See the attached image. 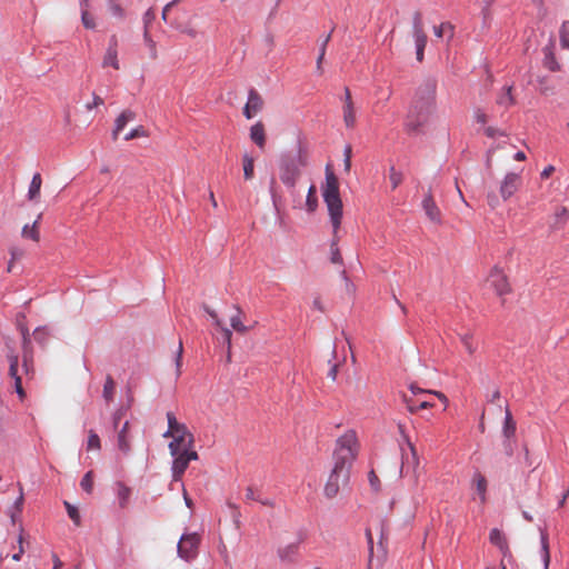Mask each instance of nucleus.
<instances>
[{
  "label": "nucleus",
  "mask_w": 569,
  "mask_h": 569,
  "mask_svg": "<svg viewBox=\"0 0 569 569\" xmlns=\"http://www.w3.org/2000/svg\"><path fill=\"white\" fill-rule=\"evenodd\" d=\"M360 450V442L356 430L349 429L337 440L332 455L333 467L325 485L323 493L333 499L340 489L349 482L350 470Z\"/></svg>",
  "instance_id": "nucleus-1"
},
{
  "label": "nucleus",
  "mask_w": 569,
  "mask_h": 569,
  "mask_svg": "<svg viewBox=\"0 0 569 569\" xmlns=\"http://www.w3.org/2000/svg\"><path fill=\"white\" fill-rule=\"evenodd\" d=\"M323 200L327 204L330 221L332 224V240L330 244L331 262L342 263L338 243L340 240L339 229L342 220V201L339 193V181L329 166L326 168V183L322 191Z\"/></svg>",
  "instance_id": "nucleus-2"
},
{
  "label": "nucleus",
  "mask_w": 569,
  "mask_h": 569,
  "mask_svg": "<svg viewBox=\"0 0 569 569\" xmlns=\"http://www.w3.org/2000/svg\"><path fill=\"white\" fill-rule=\"evenodd\" d=\"M437 82L425 80L417 89L406 121L408 132H417L426 124L436 104Z\"/></svg>",
  "instance_id": "nucleus-3"
},
{
  "label": "nucleus",
  "mask_w": 569,
  "mask_h": 569,
  "mask_svg": "<svg viewBox=\"0 0 569 569\" xmlns=\"http://www.w3.org/2000/svg\"><path fill=\"white\" fill-rule=\"evenodd\" d=\"M168 430L163 433L164 438H172L168 448L170 455H176L180 448H192L194 443L193 435L187 426L179 422L173 412H167Z\"/></svg>",
  "instance_id": "nucleus-4"
},
{
  "label": "nucleus",
  "mask_w": 569,
  "mask_h": 569,
  "mask_svg": "<svg viewBox=\"0 0 569 569\" xmlns=\"http://www.w3.org/2000/svg\"><path fill=\"white\" fill-rule=\"evenodd\" d=\"M306 164L307 158L302 153L283 158L280 164V180L287 187L293 188L300 177L301 168Z\"/></svg>",
  "instance_id": "nucleus-5"
},
{
  "label": "nucleus",
  "mask_w": 569,
  "mask_h": 569,
  "mask_svg": "<svg viewBox=\"0 0 569 569\" xmlns=\"http://www.w3.org/2000/svg\"><path fill=\"white\" fill-rule=\"evenodd\" d=\"M19 330L22 336V372L28 379L34 376V352L31 343V337L28 327L19 325Z\"/></svg>",
  "instance_id": "nucleus-6"
},
{
  "label": "nucleus",
  "mask_w": 569,
  "mask_h": 569,
  "mask_svg": "<svg viewBox=\"0 0 569 569\" xmlns=\"http://www.w3.org/2000/svg\"><path fill=\"white\" fill-rule=\"evenodd\" d=\"M177 451L178 452L176 455H171L173 457L171 468L173 481H180L189 466V462L199 459L198 453L194 450H191V448H180Z\"/></svg>",
  "instance_id": "nucleus-7"
},
{
  "label": "nucleus",
  "mask_w": 569,
  "mask_h": 569,
  "mask_svg": "<svg viewBox=\"0 0 569 569\" xmlns=\"http://www.w3.org/2000/svg\"><path fill=\"white\" fill-rule=\"evenodd\" d=\"M200 537L197 533L183 535L178 543V555L186 561H190L198 553Z\"/></svg>",
  "instance_id": "nucleus-8"
},
{
  "label": "nucleus",
  "mask_w": 569,
  "mask_h": 569,
  "mask_svg": "<svg viewBox=\"0 0 569 569\" xmlns=\"http://www.w3.org/2000/svg\"><path fill=\"white\" fill-rule=\"evenodd\" d=\"M487 283L498 296H505L511 290L507 276L499 267L491 269L487 277Z\"/></svg>",
  "instance_id": "nucleus-9"
},
{
  "label": "nucleus",
  "mask_w": 569,
  "mask_h": 569,
  "mask_svg": "<svg viewBox=\"0 0 569 569\" xmlns=\"http://www.w3.org/2000/svg\"><path fill=\"white\" fill-rule=\"evenodd\" d=\"M7 360L9 362V377L13 380V387L16 392L18 393L20 400L26 398V392L22 387V376L19 373V357L18 355L11 350L7 355Z\"/></svg>",
  "instance_id": "nucleus-10"
},
{
  "label": "nucleus",
  "mask_w": 569,
  "mask_h": 569,
  "mask_svg": "<svg viewBox=\"0 0 569 569\" xmlns=\"http://www.w3.org/2000/svg\"><path fill=\"white\" fill-rule=\"evenodd\" d=\"M412 30L417 49V60L421 62L423 60V51L427 44V36L423 31V23L420 13H416L413 17Z\"/></svg>",
  "instance_id": "nucleus-11"
},
{
  "label": "nucleus",
  "mask_w": 569,
  "mask_h": 569,
  "mask_svg": "<svg viewBox=\"0 0 569 569\" xmlns=\"http://www.w3.org/2000/svg\"><path fill=\"white\" fill-rule=\"evenodd\" d=\"M521 186V176L518 173H507L500 183L499 192L501 198L506 201L511 198Z\"/></svg>",
  "instance_id": "nucleus-12"
},
{
  "label": "nucleus",
  "mask_w": 569,
  "mask_h": 569,
  "mask_svg": "<svg viewBox=\"0 0 569 569\" xmlns=\"http://www.w3.org/2000/svg\"><path fill=\"white\" fill-rule=\"evenodd\" d=\"M264 101L256 89H250L248 93V101L243 108V116L247 119H252L263 108Z\"/></svg>",
  "instance_id": "nucleus-13"
},
{
  "label": "nucleus",
  "mask_w": 569,
  "mask_h": 569,
  "mask_svg": "<svg viewBox=\"0 0 569 569\" xmlns=\"http://www.w3.org/2000/svg\"><path fill=\"white\" fill-rule=\"evenodd\" d=\"M102 67H112L114 70L120 69V63L118 59V37L116 34L110 37L109 46L103 56Z\"/></svg>",
  "instance_id": "nucleus-14"
},
{
  "label": "nucleus",
  "mask_w": 569,
  "mask_h": 569,
  "mask_svg": "<svg viewBox=\"0 0 569 569\" xmlns=\"http://www.w3.org/2000/svg\"><path fill=\"white\" fill-rule=\"evenodd\" d=\"M203 310L208 313V316L211 318V320L213 321L214 326L221 330V333H222V338H223V341L224 343L227 345V349H228V360H230V350H231V339H232V331L224 327L222 321L220 320L218 313L211 309L210 307H208L207 305L203 306Z\"/></svg>",
  "instance_id": "nucleus-15"
},
{
  "label": "nucleus",
  "mask_w": 569,
  "mask_h": 569,
  "mask_svg": "<svg viewBox=\"0 0 569 569\" xmlns=\"http://www.w3.org/2000/svg\"><path fill=\"white\" fill-rule=\"evenodd\" d=\"M134 119H136V112L134 111H132L130 109L123 110L118 116V118L114 121V129L112 131V139L117 140L119 133L124 129L127 123L130 122V121H133Z\"/></svg>",
  "instance_id": "nucleus-16"
},
{
  "label": "nucleus",
  "mask_w": 569,
  "mask_h": 569,
  "mask_svg": "<svg viewBox=\"0 0 569 569\" xmlns=\"http://www.w3.org/2000/svg\"><path fill=\"white\" fill-rule=\"evenodd\" d=\"M422 208L427 214V217L436 222L439 223L441 221V212L438 206L436 204L432 196L429 193L425 197L422 201Z\"/></svg>",
  "instance_id": "nucleus-17"
},
{
  "label": "nucleus",
  "mask_w": 569,
  "mask_h": 569,
  "mask_svg": "<svg viewBox=\"0 0 569 569\" xmlns=\"http://www.w3.org/2000/svg\"><path fill=\"white\" fill-rule=\"evenodd\" d=\"M489 541L500 550L501 555H509V543L501 530L492 529L489 533Z\"/></svg>",
  "instance_id": "nucleus-18"
},
{
  "label": "nucleus",
  "mask_w": 569,
  "mask_h": 569,
  "mask_svg": "<svg viewBox=\"0 0 569 569\" xmlns=\"http://www.w3.org/2000/svg\"><path fill=\"white\" fill-rule=\"evenodd\" d=\"M232 308H233V313L230 316L231 328L238 333H241V335L247 333L250 330V328L247 327L242 321V316H243L242 310L238 306H233Z\"/></svg>",
  "instance_id": "nucleus-19"
},
{
  "label": "nucleus",
  "mask_w": 569,
  "mask_h": 569,
  "mask_svg": "<svg viewBox=\"0 0 569 569\" xmlns=\"http://www.w3.org/2000/svg\"><path fill=\"white\" fill-rule=\"evenodd\" d=\"M128 431H129V421H126L117 435L118 449L123 455H129V452L131 451V445H130V441L128 438Z\"/></svg>",
  "instance_id": "nucleus-20"
},
{
  "label": "nucleus",
  "mask_w": 569,
  "mask_h": 569,
  "mask_svg": "<svg viewBox=\"0 0 569 569\" xmlns=\"http://www.w3.org/2000/svg\"><path fill=\"white\" fill-rule=\"evenodd\" d=\"M250 139L260 148L266 146V130L261 121L256 122L250 128Z\"/></svg>",
  "instance_id": "nucleus-21"
},
{
  "label": "nucleus",
  "mask_w": 569,
  "mask_h": 569,
  "mask_svg": "<svg viewBox=\"0 0 569 569\" xmlns=\"http://www.w3.org/2000/svg\"><path fill=\"white\" fill-rule=\"evenodd\" d=\"M460 342L465 347L466 351L472 356L477 351V342L475 340V333L471 330L458 333Z\"/></svg>",
  "instance_id": "nucleus-22"
},
{
  "label": "nucleus",
  "mask_w": 569,
  "mask_h": 569,
  "mask_svg": "<svg viewBox=\"0 0 569 569\" xmlns=\"http://www.w3.org/2000/svg\"><path fill=\"white\" fill-rule=\"evenodd\" d=\"M516 421L512 418L510 410L506 409V417L502 427V435L508 439H516Z\"/></svg>",
  "instance_id": "nucleus-23"
},
{
  "label": "nucleus",
  "mask_w": 569,
  "mask_h": 569,
  "mask_svg": "<svg viewBox=\"0 0 569 569\" xmlns=\"http://www.w3.org/2000/svg\"><path fill=\"white\" fill-rule=\"evenodd\" d=\"M42 186V178L39 172L34 173L29 186L28 199L31 201L38 200L40 197V190Z\"/></svg>",
  "instance_id": "nucleus-24"
},
{
  "label": "nucleus",
  "mask_w": 569,
  "mask_h": 569,
  "mask_svg": "<svg viewBox=\"0 0 569 569\" xmlns=\"http://www.w3.org/2000/svg\"><path fill=\"white\" fill-rule=\"evenodd\" d=\"M343 122L347 128L352 129L356 126V107L355 103L342 106Z\"/></svg>",
  "instance_id": "nucleus-25"
},
{
  "label": "nucleus",
  "mask_w": 569,
  "mask_h": 569,
  "mask_svg": "<svg viewBox=\"0 0 569 569\" xmlns=\"http://www.w3.org/2000/svg\"><path fill=\"white\" fill-rule=\"evenodd\" d=\"M497 104L509 108L515 104V98L512 96V86L503 88L502 92L497 97Z\"/></svg>",
  "instance_id": "nucleus-26"
},
{
  "label": "nucleus",
  "mask_w": 569,
  "mask_h": 569,
  "mask_svg": "<svg viewBox=\"0 0 569 569\" xmlns=\"http://www.w3.org/2000/svg\"><path fill=\"white\" fill-rule=\"evenodd\" d=\"M41 218V214H39L38 219L31 224H26L23 228H22V237L23 238H28V239H31L36 242H39L40 240V232H39V229H38V224H39V220Z\"/></svg>",
  "instance_id": "nucleus-27"
},
{
  "label": "nucleus",
  "mask_w": 569,
  "mask_h": 569,
  "mask_svg": "<svg viewBox=\"0 0 569 569\" xmlns=\"http://www.w3.org/2000/svg\"><path fill=\"white\" fill-rule=\"evenodd\" d=\"M473 482L476 485V490L479 495L481 503L486 502V492H487V480L485 476L481 473H476L473 477Z\"/></svg>",
  "instance_id": "nucleus-28"
},
{
  "label": "nucleus",
  "mask_w": 569,
  "mask_h": 569,
  "mask_svg": "<svg viewBox=\"0 0 569 569\" xmlns=\"http://www.w3.org/2000/svg\"><path fill=\"white\" fill-rule=\"evenodd\" d=\"M90 2H87V6L80 4L81 8V21L86 29H94L96 20L92 14L89 12Z\"/></svg>",
  "instance_id": "nucleus-29"
},
{
  "label": "nucleus",
  "mask_w": 569,
  "mask_h": 569,
  "mask_svg": "<svg viewBox=\"0 0 569 569\" xmlns=\"http://www.w3.org/2000/svg\"><path fill=\"white\" fill-rule=\"evenodd\" d=\"M243 176L246 180H251L254 176V163L253 158L249 154H244L242 158Z\"/></svg>",
  "instance_id": "nucleus-30"
},
{
  "label": "nucleus",
  "mask_w": 569,
  "mask_h": 569,
  "mask_svg": "<svg viewBox=\"0 0 569 569\" xmlns=\"http://www.w3.org/2000/svg\"><path fill=\"white\" fill-rule=\"evenodd\" d=\"M130 495H131L130 488H128L123 483L119 482L118 483V499H119V505L121 508H124L127 506Z\"/></svg>",
  "instance_id": "nucleus-31"
},
{
  "label": "nucleus",
  "mask_w": 569,
  "mask_h": 569,
  "mask_svg": "<svg viewBox=\"0 0 569 569\" xmlns=\"http://www.w3.org/2000/svg\"><path fill=\"white\" fill-rule=\"evenodd\" d=\"M453 26L450 22H442L441 24L435 27V34L438 38L448 34L449 38L453 37Z\"/></svg>",
  "instance_id": "nucleus-32"
},
{
  "label": "nucleus",
  "mask_w": 569,
  "mask_h": 569,
  "mask_svg": "<svg viewBox=\"0 0 569 569\" xmlns=\"http://www.w3.org/2000/svg\"><path fill=\"white\" fill-rule=\"evenodd\" d=\"M116 389V383L111 376H108L103 386V398L106 401H111L113 399Z\"/></svg>",
  "instance_id": "nucleus-33"
},
{
  "label": "nucleus",
  "mask_w": 569,
  "mask_h": 569,
  "mask_svg": "<svg viewBox=\"0 0 569 569\" xmlns=\"http://www.w3.org/2000/svg\"><path fill=\"white\" fill-rule=\"evenodd\" d=\"M49 336L50 332L47 327H38L33 331L34 340L41 346H44L47 343Z\"/></svg>",
  "instance_id": "nucleus-34"
},
{
  "label": "nucleus",
  "mask_w": 569,
  "mask_h": 569,
  "mask_svg": "<svg viewBox=\"0 0 569 569\" xmlns=\"http://www.w3.org/2000/svg\"><path fill=\"white\" fill-rule=\"evenodd\" d=\"M143 40H144L146 46L149 49L150 58L152 60L157 59L158 58L157 44H156L154 40L151 38L150 31L143 30Z\"/></svg>",
  "instance_id": "nucleus-35"
},
{
  "label": "nucleus",
  "mask_w": 569,
  "mask_h": 569,
  "mask_svg": "<svg viewBox=\"0 0 569 569\" xmlns=\"http://www.w3.org/2000/svg\"><path fill=\"white\" fill-rule=\"evenodd\" d=\"M306 204L310 212L315 211L318 206L317 189L315 186H311L308 190Z\"/></svg>",
  "instance_id": "nucleus-36"
},
{
  "label": "nucleus",
  "mask_w": 569,
  "mask_h": 569,
  "mask_svg": "<svg viewBox=\"0 0 569 569\" xmlns=\"http://www.w3.org/2000/svg\"><path fill=\"white\" fill-rule=\"evenodd\" d=\"M24 530L22 527H20V532L18 536V551L12 555V559L14 561H20L22 558V555L24 553Z\"/></svg>",
  "instance_id": "nucleus-37"
},
{
  "label": "nucleus",
  "mask_w": 569,
  "mask_h": 569,
  "mask_svg": "<svg viewBox=\"0 0 569 569\" xmlns=\"http://www.w3.org/2000/svg\"><path fill=\"white\" fill-rule=\"evenodd\" d=\"M148 131L144 129L143 126H138L137 128L130 130L126 136L124 140H133L137 138L148 137Z\"/></svg>",
  "instance_id": "nucleus-38"
},
{
  "label": "nucleus",
  "mask_w": 569,
  "mask_h": 569,
  "mask_svg": "<svg viewBox=\"0 0 569 569\" xmlns=\"http://www.w3.org/2000/svg\"><path fill=\"white\" fill-rule=\"evenodd\" d=\"M80 486L81 488L88 492V493H91L92 492V489H93V472L92 471H88L81 482H80Z\"/></svg>",
  "instance_id": "nucleus-39"
},
{
  "label": "nucleus",
  "mask_w": 569,
  "mask_h": 569,
  "mask_svg": "<svg viewBox=\"0 0 569 569\" xmlns=\"http://www.w3.org/2000/svg\"><path fill=\"white\" fill-rule=\"evenodd\" d=\"M100 447H101V443H100L99 436L94 431L90 430L89 437H88V446H87L88 450H99Z\"/></svg>",
  "instance_id": "nucleus-40"
},
{
  "label": "nucleus",
  "mask_w": 569,
  "mask_h": 569,
  "mask_svg": "<svg viewBox=\"0 0 569 569\" xmlns=\"http://www.w3.org/2000/svg\"><path fill=\"white\" fill-rule=\"evenodd\" d=\"M559 36H560L561 46L563 48L569 49V26H568L567 21L562 23L560 31H559Z\"/></svg>",
  "instance_id": "nucleus-41"
},
{
  "label": "nucleus",
  "mask_w": 569,
  "mask_h": 569,
  "mask_svg": "<svg viewBox=\"0 0 569 569\" xmlns=\"http://www.w3.org/2000/svg\"><path fill=\"white\" fill-rule=\"evenodd\" d=\"M389 180L392 189H396L402 182V173L397 171L395 167L390 168Z\"/></svg>",
  "instance_id": "nucleus-42"
},
{
  "label": "nucleus",
  "mask_w": 569,
  "mask_h": 569,
  "mask_svg": "<svg viewBox=\"0 0 569 569\" xmlns=\"http://www.w3.org/2000/svg\"><path fill=\"white\" fill-rule=\"evenodd\" d=\"M64 506L67 508L68 516L71 518V520L74 522V525H80V515L76 507L70 505L69 502H64Z\"/></svg>",
  "instance_id": "nucleus-43"
},
{
  "label": "nucleus",
  "mask_w": 569,
  "mask_h": 569,
  "mask_svg": "<svg viewBox=\"0 0 569 569\" xmlns=\"http://www.w3.org/2000/svg\"><path fill=\"white\" fill-rule=\"evenodd\" d=\"M502 446H503L505 455L507 457H511L513 455V452H515V449H516V446H517V440L516 439L505 438V441H503Z\"/></svg>",
  "instance_id": "nucleus-44"
},
{
  "label": "nucleus",
  "mask_w": 569,
  "mask_h": 569,
  "mask_svg": "<svg viewBox=\"0 0 569 569\" xmlns=\"http://www.w3.org/2000/svg\"><path fill=\"white\" fill-rule=\"evenodd\" d=\"M171 26L190 38H196L199 33L193 27H182L174 22H171Z\"/></svg>",
  "instance_id": "nucleus-45"
},
{
  "label": "nucleus",
  "mask_w": 569,
  "mask_h": 569,
  "mask_svg": "<svg viewBox=\"0 0 569 569\" xmlns=\"http://www.w3.org/2000/svg\"><path fill=\"white\" fill-rule=\"evenodd\" d=\"M156 19V12L152 8H149L143 14L144 30L149 31L150 26Z\"/></svg>",
  "instance_id": "nucleus-46"
},
{
  "label": "nucleus",
  "mask_w": 569,
  "mask_h": 569,
  "mask_svg": "<svg viewBox=\"0 0 569 569\" xmlns=\"http://www.w3.org/2000/svg\"><path fill=\"white\" fill-rule=\"evenodd\" d=\"M545 66L550 71H558L560 69L559 63L557 62L555 56L552 53H548L545 59Z\"/></svg>",
  "instance_id": "nucleus-47"
},
{
  "label": "nucleus",
  "mask_w": 569,
  "mask_h": 569,
  "mask_svg": "<svg viewBox=\"0 0 569 569\" xmlns=\"http://www.w3.org/2000/svg\"><path fill=\"white\" fill-rule=\"evenodd\" d=\"M541 543H542V550H543L545 569H548L549 563H550V553H549L548 539L546 536L541 537Z\"/></svg>",
  "instance_id": "nucleus-48"
},
{
  "label": "nucleus",
  "mask_w": 569,
  "mask_h": 569,
  "mask_svg": "<svg viewBox=\"0 0 569 569\" xmlns=\"http://www.w3.org/2000/svg\"><path fill=\"white\" fill-rule=\"evenodd\" d=\"M259 497H260V491L259 490L254 489L251 486L247 487L246 496H244V501L246 502L257 501V500H259Z\"/></svg>",
  "instance_id": "nucleus-49"
},
{
  "label": "nucleus",
  "mask_w": 569,
  "mask_h": 569,
  "mask_svg": "<svg viewBox=\"0 0 569 569\" xmlns=\"http://www.w3.org/2000/svg\"><path fill=\"white\" fill-rule=\"evenodd\" d=\"M182 353H183V346H182V341L180 340L179 345H178L177 357H176L177 376H179L181 372L180 369L182 366Z\"/></svg>",
  "instance_id": "nucleus-50"
},
{
  "label": "nucleus",
  "mask_w": 569,
  "mask_h": 569,
  "mask_svg": "<svg viewBox=\"0 0 569 569\" xmlns=\"http://www.w3.org/2000/svg\"><path fill=\"white\" fill-rule=\"evenodd\" d=\"M103 103H104L103 99L100 96L93 93L92 94V102L87 103L86 104V109L87 110H92L94 108H98V107L102 106Z\"/></svg>",
  "instance_id": "nucleus-51"
},
{
  "label": "nucleus",
  "mask_w": 569,
  "mask_h": 569,
  "mask_svg": "<svg viewBox=\"0 0 569 569\" xmlns=\"http://www.w3.org/2000/svg\"><path fill=\"white\" fill-rule=\"evenodd\" d=\"M368 480L370 482V486L372 487L373 490H379L380 488V480L378 478V476L376 475V472L373 470H371L368 475Z\"/></svg>",
  "instance_id": "nucleus-52"
},
{
  "label": "nucleus",
  "mask_w": 569,
  "mask_h": 569,
  "mask_svg": "<svg viewBox=\"0 0 569 569\" xmlns=\"http://www.w3.org/2000/svg\"><path fill=\"white\" fill-rule=\"evenodd\" d=\"M473 118L478 123L485 124L488 121L486 112L481 109H477L473 113Z\"/></svg>",
  "instance_id": "nucleus-53"
},
{
  "label": "nucleus",
  "mask_w": 569,
  "mask_h": 569,
  "mask_svg": "<svg viewBox=\"0 0 569 569\" xmlns=\"http://www.w3.org/2000/svg\"><path fill=\"white\" fill-rule=\"evenodd\" d=\"M180 0H172L170 1L169 3H167L162 10V14H161V18L164 22H168V16H169V11L171 10L172 7H174Z\"/></svg>",
  "instance_id": "nucleus-54"
},
{
  "label": "nucleus",
  "mask_w": 569,
  "mask_h": 569,
  "mask_svg": "<svg viewBox=\"0 0 569 569\" xmlns=\"http://www.w3.org/2000/svg\"><path fill=\"white\" fill-rule=\"evenodd\" d=\"M312 308L319 312H325V305L320 296H316L312 300Z\"/></svg>",
  "instance_id": "nucleus-55"
},
{
  "label": "nucleus",
  "mask_w": 569,
  "mask_h": 569,
  "mask_svg": "<svg viewBox=\"0 0 569 569\" xmlns=\"http://www.w3.org/2000/svg\"><path fill=\"white\" fill-rule=\"evenodd\" d=\"M351 167V147L347 146L345 149V170L349 172Z\"/></svg>",
  "instance_id": "nucleus-56"
},
{
  "label": "nucleus",
  "mask_w": 569,
  "mask_h": 569,
  "mask_svg": "<svg viewBox=\"0 0 569 569\" xmlns=\"http://www.w3.org/2000/svg\"><path fill=\"white\" fill-rule=\"evenodd\" d=\"M110 10H111L112 14H114V16H117L119 18H123L124 17V10L118 3H111Z\"/></svg>",
  "instance_id": "nucleus-57"
},
{
  "label": "nucleus",
  "mask_w": 569,
  "mask_h": 569,
  "mask_svg": "<svg viewBox=\"0 0 569 569\" xmlns=\"http://www.w3.org/2000/svg\"><path fill=\"white\" fill-rule=\"evenodd\" d=\"M403 402L407 405V409L411 412V413H416L418 411V405H415L412 399L407 397L406 395L403 396Z\"/></svg>",
  "instance_id": "nucleus-58"
},
{
  "label": "nucleus",
  "mask_w": 569,
  "mask_h": 569,
  "mask_svg": "<svg viewBox=\"0 0 569 569\" xmlns=\"http://www.w3.org/2000/svg\"><path fill=\"white\" fill-rule=\"evenodd\" d=\"M123 416H124V409H123V408H121V409H119V410H117V411L114 412V415H113V427H114V429H117V428H118L119 422H120V420H121V418H122Z\"/></svg>",
  "instance_id": "nucleus-59"
},
{
  "label": "nucleus",
  "mask_w": 569,
  "mask_h": 569,
  "mask_svg": "<svg viewBox=\"0 0 569 569\" xmlns=\"http://www.w3.org/2000/svg\"><path fill=\"white\" fill-rule=\"evenodd\" d=\"M11 260L20 259L23 256V250L17 247L10 248Z\"/></svg>",
  "instance_id": "nucleus-60"
},
{
  "label": "nucleus",
  "mask_w": 569,
  "mask_h": 569,
  "mask_svg": "<svg viewBox=\"0 0 569 569\" xmlns=\"http://www.w3.org/2000/svg\"><path fill=\"white\" fill-rule=\"evenodd\" d=\"M366 537H367V540H368L369 553H370V558H371L372 553H373V539H372L371 531L369 529L366 530Z\"/></svg>",
  "instance_id": "nucleus-61"
},
{
  "label": "nucleus",
  "mask_w": 569,
  "mask_h": 569,
  "mask_svg": "<svg viewBox=\"0 0 569 569\" xmlns=\"http://www.w3.org/2000/svg\"><path fill=\"white\" fill-rule=\"evenodd\" d=\"M488 203L491 208H496L499 204L498 197L495 193H489Z\"/></svg>",
  "instance_id": "nucleus-62"
},
{
  "label": "nucleus",
  "mask_w": 569,
  "mask_h": 569,
  "mask_svg": "<svg viewBox=\"0 0 569 569\" xmlns=\"http://www.w3.org/2000/svg\"><path fill=\"white\" fill-rule=\"evenodd\" d=\"M338 368H339V365L335 363V365L330 368V370H329V372H328V377H329L332 381H335V380L337 379Z\"/></svg>",
  "instance_id": "nucleus-63"
},
{
  "label": "nucleus",
  "mask_w": 569,
  "mask_h": 569,
  "mask_svg": "<svg viewBox=\"0 0 569 569\" xmlns=\"http://www.w3.org/2000/svg\"><path fill=\"white\" fill-rule=\"evenodd\" d=\"M342 101H343V104L353 103L351 92H350L349 88H347V87L345 88V96L342 98Z\"/></svg>",
  "instance_id": "nucleus-64"
}]
</instances>
